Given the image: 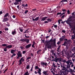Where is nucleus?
I'll list each match as a JSON object with an SVG mask.
<instances>
[{"instance_id": "f257e3e1", "label": "nucleus", "mask_w": 75, "mask_h": 75, "mask_svg": "<svg viewBox=\"0 0 75 75\" xmlns=\"http://www.w3.org/2000/svg\"><path fill=\"white\" fill-rule=\"evenodd\" d=\"M55 39H52L51 38L49 42H45L46 44L45 47H47L48 48H51V47L54 45L55 44Z\"/></svg>"}, {"instance_id": "f03ea898", "label": "nucleus", "mask_w": 75, "mask_h": 75, "mask_svg": "<svg viewBox=\"0 0 75 75\" xmlns=\"http://www.w3.org/2000/svg\"><path fill=\"white\" fill-rule=\"evenodd\" d=\"M66 64H67V68L69 69L70 68V65L71 64V60H68V61L66 62Z\"/></svg>"}, {"instance_id": "7ed1b4c3", "label": "nucleus", "mask_w": 75, "mask_h": 75, "mask_svg": "<svg viewBox=\"0 0 75 75\" xmlns=\"http://www.w3.org/2000/svg\"><path fill=\"white\" fill-rule=\"evenodd\" d=\"M24 61V59L23 57H22L21 58V59L19 61V65H20L21 64H22V63Z\"/></svg>"}, {"instance_id": "20e7f679", "label": "nucleus", "mask_w": 75, "mask_h": 75, "mask_svg": "<svg viewBox=\"0 0 75 75\" xmlns=\"http://www.w3.org/2000/svg\"><path fill=\"white\" fill-rule=\"evenodd\" d=\"M66 23L67 24H69V23H71V21H72V20L71 19V18H69L67 21H66Z\"/></svg>"}, {"instance_id": "39448f33", "label": "nucleus", "mask_w": 75, "mask_h": 75, "mask_svg": "<svg viewBox=\"0 0 75 75\" xmlns=\"http://www.w3.org/2000/svg\"><path fill=\"white\" fill-rule=\"evenodd\" d=\"M41 65L43 67H45V66L47 65V63L45 62H41Z\"/></svg>"}, {"instance_id": "423d86ee", "label": "nucleus", "mask_w": 75, "mask_h": 75, "mask_svg": "<svg viewBox=\"0 0 75 75\" xmlns=\"http://www.w3.org/2000/svg\"><path fill=\"white\" fill-rule=\"evenodd\" d=\"M19 2H21V0H16V2L13 4L14 5H17L19 4Z\"/></svg>"}, {"instance_id": "0eeeda50", "label": "nucleus", "mask_w": 75, "mask_h": 75, "mask_svg": "<svg viewBox=\"0 0 75 75\" xmlns=\"http://www.w3.org/2000/svg\"><path fill=\"white\" fill-rule=\"evenodd\" d=\"M61 67L62 69V70H64L65 71V72H67V69H66V68H65V67L64 66H61Z\"/></svg>"}, {"instance_id": "6e6552de", "label": "nucleus", "mask_w": 75, "mask_h": 75, "mask_svg": "<svg viewBox=\"0 0 75 75\" xmlns=\"http://www.w3.org/2000/svg\"><path fill=\"white\" fill-rule=\"evenodd\" d=\"M17 55L18 57H22V54L21 53V51H19L17 53Z\"/></svg>"}, {"instance_id": "1a4fd4ad", "label": "nucleus", "mask_w": 75, "mask_h": 75, "mask_svg": "<svg viewBox=\"0 0 75 75\" xmlns=\"http://www.w3.org/2000/svg\"><path fill=\"white\" fill-rule=\"evenodd\" d=\"M65 35H64V36H62V37H61L60 38V40L61 41H63L64 39H65Z\"/></svg>"}, {"instance_id": "9d476101", "label": "nucleus", "mask_w": 75, "mask_h": 75, "mask_svg": "<svg viewBox=\"0 0 75 75\" xmlns=\"http://www.w3.org/2000/svg\"><path fill=\"white\" fill-rule=\"evenodd\" d=\"M31 44H29L25 46V48H26V49H27V48H30V47H31Z\"/></svg>"}, {"instance_id": "9b49d317", "label": "nucleus", "mask_w": 75, "mask_h": 75, "mask_svg": "<svg viewBox=\"0 0 75 75\" xmlns=\"http://www.w3.org/2000/svg\"><path fill=\"white\" fill-rule=\"evenodd\" d=\"M8 20L7 18H3L2 21L3 22H6V21H8Z\"/></svg>"}, {"instance_id": "f8f14e48", "label": "nucleus", "mask_w": 75, "mask_h": 75, "mask_svg": "<svg viewBox=\"0 0 75 75\" xmlns=\"http://www.w3.org/2000/svg\"><path fill=\"white\" fill-rule=\"evenodd\" d=\"M10 17V15H9V14H8V13H6L4 16V17L5 18H6V17Z\"/></svg>"}, {"instance_id": "ddd939ff", "label": "nucleus", "mask_w": 75, "mask_h": 75, "mask_svg": "<svg viewBox=\"0 0 75 75\" xmlns=\"http://www.w3.org/2000/svg\"><path fill=\"white\" fill-rule=\"evenodd\" d=\"M48 71H44L43 72V74L45 75H48Z\"/></svg>"}, {"instance_id": "4468645a", "label": "nucleus", "mask_w": 75, "mask_h": 75, "mask_svg": "<svg viewBox=\"0 0 75 75\" xmlns=\"http://www.w3.org/2000/svg\"><path fill=\"white\" fill-rule=\"evenodd\" d=\"M12 46H12V45H8L6 46V48L10 49L11 48V47H12Z\"/></svg>"}, {"instance_id": "2eb2a0df", "label": "nucleus", "mask_w": 75, "mask_h": 75, "mask_svg": "<svg viewBox=\"0 0 75 75\" xmlns=\"http://www.w3.org/2000/svg\"><path fill=\"white\" fill-rule=\"evenodd\" d=\"M23 41H25V42H26L27 43H29V41H30V40L28 39H26L23 40Z\"/></svg>"}, {"instance_id": "dca6fc26", "label": "nucleus", "mask_w": 75, "mask_h": 75, "mask_svg": "<svg viewBox=\"0 0 75 75\" xmlns=\"http://www.w3.org/2000/svg\"><path fill=\"white\" fill-rule=\"evenodd\" d=\"M39 20V17H38L35 18V19L33 18V21H38Z\"/></svg>"}, {"instance_id": "f3484780", "label": "nucleus", "mask_w": 75, "mask_h": 75, "mask_svg": "<svg viewBox=\"0 0 75 75\" xmlns=\"http://www.w3.org/2000/svg\"><path fill=\"white\" fill-rule=\"evenodd\" d=\"M30 66L29 65H27L26 66V69H30Z\"/></svg>"}, {"instance_id": "a211bd4d", "label": "nucleus", "mask_w": 75, "mask_h": 75, "mask_svg": "<svg viewBox=\"0 0 75 75\" xmlns=\"http://www.w3.org/2000/svg\"><path fill=\"white\" fill-rule=\"evenodd\" d=\"M48 18V17H44L43 18H42L41 21H45V20H46V19Z\"/></svg>"}, {"instance_id": "6ab92c4d", "label": "nucleus", "mask_w": 75, "mask_h": 75, "mask_svg": "<svg viewBox=\"0 0 75 75\" xmlns=\"http://www.w3.org/2000/svg\"><path fill=\"white\" fill-rule=\"evenodd\" d=\"M14 31H13L12 33V34L13 35H15V34H16V29H14Z\"/></svg>"}, {"instance_id": "aec40b11", "label": "nucleus", "mask_w": 75, "mask_h": 75, "mask_svg": "<svg viewBox=\"0 0 75 75\" xmlns=\"http://www.w3.org/2000/svg\"><path fill=\"white\" fill-rule=\"evenodd\" d=\"M69 69H67V72H71V71H72V69H70V68Z\"/></svg>"}, {"instance_id": "412c9836", "label": "nucleus", "mask_w": 75, "mask_h": 75, "mask_svg": "<svg viewBox=\"0 0 75 75\" xmlns=\"http://www.w3.org/2000/svg\"><path fill=\"white\" fill-rule=\"evenodd\" d=\"M29 74L28 73V71H27L24 73L23 75H29Z\"/></svg>"}, {"instance_id": "4be33fe9", "label": "nucleus", "mask_w": 75, "mask_h": 75, "mask_svg": "<svg viewBox=\"0 0 75 75\" xmlns=\"http://www.w3.org/2000/svg\"><path fill=\"white\" fill-rule=\"evenodd\" d=\"M67 43L66 42H65L64 44H63V45H64V46H66L67 47Z\"/></svg>"}, {"instance_id": "5701e85b", "label": "nucleus", "mask_w": 75, "mask_h": 75, "mask_svg": "<svg viewBox=\"0 0 75 75\" xmlns=\"http://www.w3.org/2000/svg\"><path fill=\"white\" fill-rule=\"evenodd\" d=\"M75 33H74V35H72L71 39L73 40V39H75Z\"/></svg>"}, {"instance_id": "b1692460", "label": "nucleus", "mask_w": 75, "mask_h": 75, "mask_svg": "<svg viewBox=\"0 0 75 75\" xmlns=\"http://www.w3.org/2000/svg\"><path fill=\"white\" fill-rule=\"evenodd\" d=\"M19 29L20 31H21L22 33H23V28H20Z\"/></svg>"}, {"instance_id": "393cba45", "label": "nucleus", "mask_w": 75, "mask_h": 75, "mask_svg": "<svg viewBox=\"0 0 75 75\" xmlns=\"http://www.w3.org/2000/svg\"><path fill=\"white\" fill-rule=\"evenodd\" d=\"M16 50H11V53L12 54H14V52H15Z\"/></svg>"}, {"instance_id": "a878e982", "label": "nucleus", "mask_w": 75, "mask_h": 75, "mask_svg": "<svg viewBox=\"0 0 75 75\" xmlns=\"http://www.w3.org/2000/svg\"><path fill=\"white\" fill-rule=\"evenodd\" d=\"M2 45L3 47H6L7 46V45L6 44H3Z\"/></svg>"}, {"instance_id": "bb28decb", "label": "nucleus", "mask_w": 75, "mask_h": 75, "mask_svg": "<svg viewBox=\"0 0 75 75\" xmlns=\"http://www.w3.org/2000/svg\"><path fill=\"white\" fill-rule=\"evenodd\" d=\"M47 21H49V22H51V21H52V20L50 19H47Z\"/></svg>"}, {"instance_id": "cd10ccee", "label": "nucleus", "mask_w": 75, "mask_h": 75, "mask_svg": "<svg viewBox=\"0 0 75 75\" xmlns=\"http://www.w3.org/2000/svg\"><path fill=\"white\" fill-rule=\"evenodd\" d=\"M62 21V20H59L58 21V23L59 25H60V23L61 21Z\"/></svg>"}, {"instance_id": "c85d7f7f", "label": "nucleus", "mask_w": 75, "mask_h": 75, "mask_svg": "<svg viewBox=\"0 0 75 75\" xmlns=\"http://www.w3.org/2000/svg\"><path fill=\"white\" fill-rule=\"evenodd\" d=\"M54 28H56V29H57V25H54Z\"/></svg>"}, {"instance_id": "c756f323", "label": "nucleus", "mask_w": 75, "mask_h": 75, "mask_svg": "<svg viewBox=\"0 0 75 75\" xmlns=\"http://www.w3.org/2000/svg\"><path fill=\"white\" fill-rule=\"evenodd\" d=\"M70 74H72V75H74V74L73 73V71H70Z\"/></svg>"}, {"instance_id": "7c9ffc66", "label": "nucleus", "mask_w": 75, "mask_h": 75, "mask_svg": "<svg viewBox=\"0 0 75 75\" xmlns=\"http://www.w3.org/2000/svg\"><path fill=\"white\" fill-rule=\"evenodd\" d=\"M4 51H5V52H6L7 51V48H4Z\"/></svg>"}, {"instance_id": "2f4dec72", "label": "nucleus", "mask_w": 75, "mask_h": 75, "mask_svg": "<svg viewBox=\"0 0 75 75\" xmlns=\"http://www.w3.org/2000/svg\"><path fill=\"white\" fill-rule=\"evenodd\" d=\"M28 12V10H26L25 11V14H27Z\"/></svg>"}, {"instance_id": "473e14b6", "label": "nucleus", "mask_w": 75, "mask_h": 75, "mask_svg": "<svg viewBox=\"0 0 75 75\" xmlns=\"http://www.w3.org/2000/svg\"><path fill=\"white\" fill-rule=\"evenodd\" d=\"M35 69H38V66H35Z\"/></svg>"}, {"instance_id": "72a5a7b5", "label": "nucleus", "mask_w": 75, "mask_h": 75, "mask_svg": "<svg viewBox=\"0 0 75 75\" xmlns=\"http://www.w3.org/2000/svg\"><path fill=\"white\" fill-rule=\"evenodd\" d=\"M71 67H74V65H73V64H72V60H71Z\"/></svg>"}, {"instance_id": "f704fd0d", "label": "nucleus", "mask_w": 75, "mask_h": 75, "mask_svg": "<svg viewBox=\"0 0 75 75\" xmlns=\"http://www.w3.org/2000/svg\"><path fill=\"white\" fill-rule=\"evenodd\" d=\"M72 51H73V52H75V48L74 47V48L72 50Z\"/></svg>"}, {"instance_id": "c9c22d12", "label": "nucleus", "mask_w": 75, "mask_h": 75, "mask_svg": "<svg viewBox=\"0 0 75 75\" xmlns=\"http://www.w3.org/2000/svg\"><path fill=\"white\" fill-rule=\"evenodd\" d=\"M62 33H65L66 31H65V30H62Z\"/></svg>"}, {"instance_id": "e433bc0d", "label": "nucleus", "mask_w": 75, "mask_h": 75, "mask_svg": "<svg viewBox=\"0 0 75 75\" xmlns=\"http://www.w3.org/2000/svg\"><path fill=\"white\" fill-rule=\"evenodd\" d=\"M26 52V51H23V54H25V53Z\"/></svg>"}, {"instance_id": "4c0bfd02", "label": "nucleus", "mask_w": 75, "mask_h": 75, "mask_svg": "<svg viewBox=\"0 0 75 75\" xmlns=\"http://www.w3.org/2000/svg\"><path fill=\"white\" fill-rule=\"evenodd\" d=\"M40 51H41V50H40L39 51H38L37 52V54H40Z\"/></svg>"}, {"instance_id": "58836bf2", "label": "nucleus", "mask_w": 75, "mask_h": 75, "mask_svg": "<svg viewBox=\"0 0 75 75\" xmlns=\"http://www.w3.org/2000/svg\"><path fill=\"white\" fill-rule=\"evenodd\" d=\"M41 69H39L38 72H41Z\"/></svg>"}, {"instance_id": "ea45409f", "label": "nucleus", "mask_w": 75, "mask_h": 75, "mask_svg": "<svg viewBox=\"0 0 75 75\" xmlns=\"http://www.w3.org/2000/svg\"><path fill=\"white\" fill-rule=\"evenodd\" d=\"M61 14V13H57V15H59Z\"/></svg>"}, {"instance_id": "a19ab883", "label": "nucleus", "mask_w": 75, "mask_h": 75, "mask_svg": "<svg viewBox=\"0 0 75 75\" xmlns=\"http://www.w3.org/2000/svg\"><path fill=\"white\" fill-rule=\"evenodd\" d=\"M7 69H5V71L4 72V73H5V72H6V71H7Z\"/></svg>"}, {"instance_id": "79ce46f5", "label": "nucleus", "mask_w": 75, "mask_h": 75, "mask_svg": "<svg viewBox=\"0 0 75 75\" xmlns=\"http://www.w3.org/2000/svg\"><path fill=\"white\" fill-rule=\"evenodd\" d=\"M57 66H58V67L59 68L60 67V65L59 64H57Z\"/></svg>"}, {"instance_id": "37998d69", "label": "nucleus", "mask_w": 75, "mask_h": 75, "mask_svg": "<svg viewBox=\"0 0 75 75\" xmlns=\"http://www.w3.org/2000/svg\"><path fill=\"white\" fill-rule=\"evenodd\" d=\"M61 48V46H59V47L57 49L58 50H59V48Z\"/></svg>"}, {"instance_id": "c03bdc74", "label": "nucleus", "mask_w": 75, "mask_h": 75, "mask_svg": "<svg viewBox=\"0 0 75 75\" xmlns=\"http://www.w3.org/2000/svg\"><path fill=\"white\" fill-rule=\"evenodd\" d=\"M5 31H8V28H5Z\"/></svg>"}, {"instance_id": "a18cd8bd", "label": "nucleus", "mask_w": 75, "mask_h": 75, "mask_svg": "<svg viewBox=\"0 0 75 75\" xmlns=\"http://www.w3.org/2000/svg\"><path fill=\"white\" fill-rule=\"evenodd\" d=\"M12 17L13 18H16V16L15 15H13Z\"/></svg>"}, {"instance_id": "49530a36", "label": "nucleus", "mask_w": 75, "mask_h": 75, "mask_svg": "<svg viewBox=\"0 0 75 75\" xmlns=\"http://www.w3.org/2000/svg\"><path fill=\"white\" fill-rule=\"evenodd\" d=\"M38 73V72L36 71H35V74H37Z\"/></svg>"}, {"instance_id": "de8ad7c7", "label": "nucleus", "mask_w": 75, "mask_h": 75, "mask_svg": "<svg viewBox=\"0 0 75 75\" xmlns=\"http://www.w3.org/2000/svg\"><path fill=\"white\" fill-rule=\"evenodd\" d=\"M67 13L68 14H69V10H68L67 11Z\"/></svg>"}, {"instance_id": "09e8293b", "label": "nucleus", "mask_w": 75, "mask_h": 75, "mask_svg": "<svg viewBox=\"0 0 75 75\" xmlns=\"http://www.w3.org/2000/svg\"><path fill=\"white\" fill-rule=\"evenodd\" d=\"M32 47H33V48H34V45H32Z\"/></svg>"}, {"instance_id": "8fccbe9b", "label": "nucleus", "mask_w": 75, "mask_h": 75, "mask_svg": "<svg viewBox=\"0 0 75 75\" xmlns=\"http://www.w3.org/2000/svg\"><path fill=\"white\" fill-rule=\"evenodd\" d=\"M25 33H28V30H26L25 32Z\"/></svg>"}, {"instance_id": "3c124183", "label": "nucleus", "mask_w": 75, "mask_h": 75, "mask_svg": "<svg viewBox=\"0 0 75 75\" xmlns=\"http://www.w3.org/2000/svg\"><path fill=\"white\" fill-rule=\"evenodd\" d=\"M16 54H13V55H12V57H13V56H16Z\"/></svg>"}, {"instance_id": "603ef678", "label": "nucleus", "mask_w": 75, "mask_h": 75, "mask_svg": "<svg viewBox=\"0 0 75 75\" xmlns=\"http://www.w3.org/2000/svg\"><path fill=\"white\" fill-rule=\"evenodd\" d=\"M64 0V2H67L68 1L67 0Z\"/></svg>"}, {"instance_id": "864d4df0", "label": "nucleus", "mask_w": 75, "mask_h": 75, "mask_svg": "<svg viewBox=\"0 0 75 75\" xmlns=\"http://www.w3.org/2000/svg\"><path fill=\"white\" fill-rule=\"evenodd\" d=\"M64 17H65V15H63L62 17V18H64Z\"/></svg>"}, {"instance_id": "5fc2aeb1", "label": "nucleus", "mask_w": 75, "mask_h": 75, "mask_svg": "<svg viewBox=\"0 0 75 75\" xmlns=\"http://www.w3.org/2000/svg\"><path fill=\"white\" fill-rule=\"evenodd\" d=\"M20 48L22 50H23V47H20Z\"/></svg>"}, {"instance_id": "6e6d98bb", "label": "nucleus", "mask_w": 75, "mask_h": 75, "mask_svg": "<svg viewBox=\"0 0 75 75\" xmlns=\"http://www.w3.org/2000/svg\"><path fill=\"white\" fill-rule=\"evenodd\" d=\"M25 37H26V38H29V37H30L29 36H27L26 35H25Z\"/></svg>"}, {"instance_id": "4d7b16f0", "label": "nucleus", "mask_w": 75, "mask_h": 75, "mask_svg": "<svg viewBox=\"0 0 75 75\" xmlns=\"http://www.w3.org/2000/svg\"><path fill=\"white\" fill-rule=\"evenodd\" d=\"M65 13H63L62 14H61L60 16H62L63 15V14H64Z\"/></svg>"}, {"instance_id": "13d9d810", "label": "nucleus", "mask_w": 75, "mask_h": 75, "mask_svg": "<svg viewBox=\"0 0 75 75\" xmlns=\"http://www.w3.org/2000/svg\"><path fill=\"white\" fill-rule=\"evenodd\" d=\"M22 6H23V7H25V5H24V4H22Z\"/></svg>"}, {"instance_id": "bf43d9fd", "label": "nucleus", "mask_w": 75, "mask_h": 75, "mask_svg": "<svg viewBox=\"0 0 75 75\" xmlns=\"http://www.w3.org/2000/svg\"><path fill=\"white\" fill-rule=\"evenodd\" d=\"M35 42H33V45H35Z\"/></svg>"}, {"instance_id": "052dcab7", "label": "nucleus", "mask_w": 75, "mask_h": 75, "mask_svg": "<svg viewBox=\"0 0 75 75\" xmlns=\"http://www.w3.org/2000/svg\"><path fill=\"white\" fill-rule=\"evenodd\" d=\"M46 38H50L49 36H47L46 37Z\"/></svg>"}, {"instance_id": "680f3d73", "label": "nucleus", "mask_w": 75, "mask_h": 75, "mask_svg": "<svg viewBox=\"0 0 75 75\" xmlns=\"http://www.w3.org/2000/svg\"><path fill=\"white\" fill-rule=\"evenodd\" d=\"M38 74H39V75H41V72H38Z\"/></svg>"}, {"instance_id": "e2e57ef3", "label": "nucleus", "mask_w": 75, "mask_h": 75, "mask_svg": "<svg viewBox=\"0 0 75 75\" xmlns=\"http://www.w3.org/2000/svg\"><path fill=\"white\" fill-rule=\"evenodd\" d=\"M30 55H31V56H32V57H33V53H30Z\"/></svg>"}, {"instance_id": "0e129e2a", "label": "nucleus", "mask_w": 75, "mask_h": 75, "mask_svg": "<svg viewBox=\"0 0 75 75\" xmlns=\"http://www.w3.org/2000/svg\"><path fill=\"white\" fill-rule=\"evenodd\" d=\"M48 21H45V23H48Z\"/></svg>"}, {"instance_id": "69168bd1", "label": "nucleus", "mask_w": 75, "mask_h": 75, "mask_svg": "<svg viewBox=\"0 0 75 75\" xmlns=\"http://www.w3.org/2000/svg\"><path fill=\"white\" fill-rule=\"evenodd\" d=\"M27 6H28V5H27V4H26L25 5V7H27Z\"/></svg>"}, {"instance_id": "338daca9", "label": "nucleus", "mask_w": 75, "mask_h": 75, "mask_svg": "<svg viewBox=\"0 0 75 75\" xmlns=\"http://www.w3.org/2000/svg\"><path fill=\"white\" fill-rule=\"evenodd\" d=\"M61 2L62 3H64V0H62V1H61Z\"/></svg>"}, {"instance_id": "774afa93", "label": "nucleus", "mask_w": 75, "mask_h": 75, "mask_svg": "<svg viewBox=\"0 0 75 75\" xmlns=\"http://www.w3.org/2000/svg\"><path fill=\"white\" fill-rule=\"evenodd\" d=\"M11 75H13V72H11Z\"/></svg>"}]
</instances>
